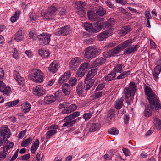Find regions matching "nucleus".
I'll use <instances>...</instances> for the list:
<instances>
[{"mask_svg": "<svg viewBox=\"0 0 161 161\" xmlns=\"http://www.w3.org/2000/svg\"><path fill=\"white\" fill-rule=\"evenodd\" d=\"M0 91L7 95H9L11 91V88L9 86H6L3 82H0Z\"/></svg>", "mask_w": 161, "mask_h": 161, "instance_id": "dca6fc26", "label": "nucleus"}, {"mask_svg": "<svg viewBox=\"0 0 161 161\" xmlns=\"http://www.w3.org/2000/svg\"><path fill=\"white\" fill-rule=\"evenodd\" d=\"M19 100L11 101L7 103L5 105L6 106H8V107H13L17 104L19 102Z\"/></svg>", "mask_w": 161, "mask_h": 161, "instance_id": "09e8293b", "label": "nucleus"}, {"mask_svg": "<svg viewBox=\"0 0 161 161\" xmlns=\"http://www.w3.org/2000/svg\"><path fill=\"white\" fill-rule=\"evenodd\" d=\"M57 132V130H52L48 131L46 133V139L47 140L46 141L47 142L48 141L54 134H55Z\"/></svg>", "mask_w": 161, "mask_h": 161, "instance_id": "4c0bfd02", "label": "nucleus"}, {"mask_svg": "<svg viewBox=\"0 0 161 161\" xmlns=\"http://www.w3.org/2000/svg\"><path fill=\"white\" fill-rule=\"evenodd\" d=\"M32 139L31 137H29L27 139L22 142L21 144L22 147H25L27 145L30 144L32 141Z\"/></svg>", "mask_w": 161, "mask_h": 161, "instance_id": "a19ab883", "label": "nucleus"}, {"mask_svg": "<svg viewBox=\"0 0 161 161\" xmlns=\"http://www.w3.org/2000/svg\"><path fill=\"white\" fill-rule=\"evenodd\" d=\"M19 151V149H18L16 150L15 153L12 156V158L9 161H14L15 160L18 156Z\"/></svg>", "mask_w": 161, "mask_h": 161, "instance_id": "e2e57ef3", "label": "nucleus"}, {"mask_svg": "<svg viewBox=\"0 0 161 161\" xmlns=\"http://www.w3.org/2000/svg\"><path fill=\"white\" fill-rule=\"evenodd\" d=\"M29 36L30 38H32L33 40H36V35L34 34L32 31H30L29 33Z\"/></svg>", "mask_w": 161, "mask_h": 161, "instance_id": "338daca9", "label": "nucleus"}, {"mask_svg": "<svg viewBox=\"0 0 161 161\" xmlns=\"http://www.w3.org/2000/svg\"><path fill=\"white\" fill-rule=\"evenodd\" d=\"M25 32L22 30L17 32L14 36V39L17 42L22 40L24 37Z\"/></svg>", "mask_w": 161, "mask_h": 161, "instance_id": "b1692460", "label": "nucleus"}, {"mask_svg": "<svg viewBox=\"0 0 161 161\" xmlns=\"http://www.w3.org/2000/svg\"><path fill=\"white\" fill-rule=\"evenodd\" d=\"M2 150L0 151V158L2 159H4L6 157L7 151H4L3 148H2Z\"/></svg>", "mask_w": 161, "mask_h": 161, "instance_id": "603ef678", "label": "nucleus"}, {"mask_svg": "<svg viewBox=\"0 0 161 161\" xmlns=\"http://www.w3.org/2000/svg\"><path fill=\"white\" fill-rule=\"evenodd\" d=\"M70 31V30L69 27L67 26H66L64 27L58 29L57 31L58 35L62 34L63 35H65L68 34Z\"/></svg>", "mask_w": 161, "mask_h": 161, "instance_id": "6ab92c4d", "label": "nucleus"}, {"mask_svg": "<svg viewBox=\"0 0 161 161\" xmlns=\"http://www.w3.org/2000/svg\"><path fill=\"white\" fill-rule=\"evenodd\" d=\"M97 70L96 69H92L88 71L85 78V80L87 81L92 78L96 75Z\"/></svg>", "mask_w": 161, "mask_h": 161, "instance_id": "a878e982", "label": "nucleus"}, {"mask_svg": "<svg viewBox=\"0 0 161 161\" xmlns=\"http://www.w3.org/2000/svg\"><path fill=\"white\" fill-rule=\"evenodd\" d=\"M122 64L116 65L114 68L115 71L118 73H121L122 71Z\"/></svg>", "mask_w": 161, "mask_h": 161, "instance_id": "864d4df0", "label": "nucleus"}, {"mask_svg": "<svg viewBox=\"0 0 161 161\" xmlns=\"http://www.w3.org/2000/svg\"><path fill=\"white\" fill-rule=\"evenodd\" d=\"M0 135L7 139L10 136V131L7 126H2L0 129Z\"/></svg>", "mask_w": 161, "mask_h": 161, "instance_id": "9d476101", "label": "nucleus"}, {"mask_svg": "<svg viewBox=\"0 0 161 161\" xmlns=\"http://www.w3.org/2000/svg\"><path fill=\"white\" fill-rule=\"evenodd\" d=\"M131 29L129 26H125L121 29L119 33L123 35H126L131 31Z\"/></svg>", "mask_w": 161, "mask_h": 161, "instance_id": "2f4dec72", "label": "nucleus"}, {"mask_svg": "<svg viewBox=\"0 0 161 161\" xmlns=\"http://www.w3.org/2000/svg\"><path fill=\"white\" fill-rule=\"evenodd\" d=\"M33 92L35 95L40 96L45 94L46 91L42 86L38 85L33 88Z\"/></svg>", "mask_w": 161, "mask_h": 161, "instance_id": "1a4fd4ad", "label": "nucleus"}, {"mask_svg": "<svg viewBox=\"0 0 161 161\" xmlns=\"http://www.w3.org/2000/svg\"><path fill=\"white\" fill-rule=\"evenodd\" d=\"M32 77L35 82L40 83L43 80L44 75L40 70L35 69L33 71Z\"/></svg>", "mask_w": 161, "mask_h": 161, "instance_id": "423d86ee", "label": "nucleus"}, {"mask_svg": "<svg viewBox=\"0 0 161 161\" xmlns=\"http://www.w3.org/2000/svg\"><path fill=\"white\" fill-rule=\"evenodd\" d=\"M26 133V130H23L21 131L18 135V137L19 139L22 138Z\"/></svg>", "mask_w": 161, "mask_h": 161, "instance_id": "774afa93", "label": "nucleus"}, {"mask_svg": "<svg viewBox=\"0 0 161 161\" xmlns=\"http://www.w3.org/2000/svg\"><path fill=\"white\" fill-rule=\"evenodd\" d=\"M81 62V60L80 57H77L73 58L70 62L69 67L73 70H75Z\"/></svg>", "mask_w": 161, "mask_h": 161, "instance_id": "9b49d317", "label": "nucleus"}, {"mask_svg": "<svg viewBox=\"0 0 161 161\" xmlns=\"http://www.w3.org/2000/svg\"><path fill=\"white\" fill-rule=\"evenodd\" d=\"M80 115V112L78 111L75 112L73 113L69 116H67V118L71 119L72 120L78 117Z\"/></svg>", "mask_w": 161, "mask_h": 161, "instance_id": "c03bdc74", "label": "nucleus"}, {"mask_svg": "<svg viewBox=\"0 0 161 161\" xmlns=\"http://www.w3.org/2000/svg\"><path fill=\"white\" fill-rule=\"evenodd\" d=\"M51 35L49 34L43 33L42 34L39 35L37 38L40 40L41 43L47 44L49 43L50 41Z\"/></svg>", "mask_w": 161, "mask_h": 161, "instance_id": "6e6552de", "label": "nucleus"}, {"mask_svg": "<svg viewBox=\"0 0 161 161\" xmlns=\"http://www.w3.org/2000/svg\"><path fill=\"white\" fill-rule=\"evenodd\" d=\"M108 133L112 135H117L119 133V131L116 128H112L108 130Z\"/></svg>", "mask_w": 161, "mask_h": 161, "instance_id": "3c124183", "label": "nucleus"}, {"mask_svg": "<svg viewBox=\"0 0 161 161\" xmlns=\"http://www.w3.org/2000/svg\"><path fill=\"white\" fill-rule=\"evenodd\" d=\"M59 67L58 63L57 61H54L50 64L48 70L51 73L54 74L58 70Z\"/></svg>", "mask_w": 161, "mask_h": 161, "instance_id": "4468645a", "label": "nucleus"}, {"mask_svg": "<svg viewBox=\"0 0 161 161\" xmlns=\"http://www.w3.org/2000/svg\"><path fill=\"white\" fill-rule=\"evenodd\" d=\"M116 75L115 72L112 71L107 75L105 77V80L106 81H109L114 80Z\"/></svg>", "mask_w": 161, "mask_h": 161, "instance_id": "7c9ffc66", "label": "nucleus"}, {"mask_svg": "<svg viewBox=\"0 0 161 161\" xmlns=\"http://www.w3.org/2000/svg\"><path fill=\"white\" fill-rule=\"evenodd\" d=\"M161 71V66L157 65L156 66L154 69V72L157 74H159Z\"/></svg>", "mask_w": 161, "mask_h": 161, "instance_id": "0e129e2a", "label": "nucleus"}, {"mask_svg": "<svg viewBox=\"0 0 161 161\" xmlns=\"http://www.w3.org/2000/svg\"><path fill=\"white\" fill-rule=\"evenodd\" d=\"M144 92L146 95L147 96V99L150 105L147 106L146 107L144 114L146 117H148L152 115L153 109L155 108L156 110H159L161 106L157 96L150 87L145 86Z\"/></svg>", "mask_w": 161, "mask_h": 161, "instance_id": "f257e3e1", "label": "nucleus"}, {"mask_svg": "<svg viewBox=\"0 0 161 161\" xmlns=\"http://www.w3.org/2000/svg\"><path fill=\"white\" fill-rule=\"evenodd\" d=\"M99 53V52L96 47L92 46L86 49L84 56L86 58L92 59L98 55Z\"/></svg>", "mask_w": 161, "mask_h": 161, "instance_id": "20e7f679", "label": "nucleus"}, {"mask_svg": "<svg viewBox=\"0 0 161 161\" xmlns=\"http://www.w3.org/2000/svg\"><path fill=\"white\" fill-rule=\"evenodd\" d=\"M56 100V98L53 95H47L44 98V101L46 104H50L54 102Z\"/></svg>", "mask_w": 161, "mask_h": 161, "instance_id": "4be33fe9", "label": "nucleus"}, {"mask_svg": "<svg viewBox=\"0 0 161 161\" xmlns=\"http://www.w3.org/2000/svg\"><path fill=\"white\" fill-rule=\"evenodd\" d=\"M77 13L79 15H84L86 14V5L85 3L80 1L77 3Z\"/></svg>", "mask_w": 161, "mask_h": 161, "instance_id": "2eb2a0df", "label": "nucleus"}, {"mask_svg": "<svg viewBox=\"0 0 161 161\" xmlns=\"http://www.w3.org/2000/svg\"><path fill=\"white\" fill-rule=\"evenodd\" d=\"M89 64L88 63H84L81 64L79 67L86 72V69L89 68Z\"/></svg>", "mask_w": 161, "mask_h": 161, "instance_id": "8fccbe9b", "label": "nucleus"}, {"mask_svg": "<svg viewBox=\"0 0 161 161\" xmlns=\"http://www.w3.org/2000/svg\"><path fill=\"white\" fill-rule=\"evenodd\" d=\"M105 85L104 83H102L99 84L96 87V90L99 91L102 90L104 87Z\"/></svg>", "mask_w": 161, "mask_h": 161, "instance_id": "69168bd1", "label": "nucleus"}, {"mask_svg": "<svg viewBox=\"0 0 161 161\" xmlns=\"http://www.w3.org/2000/svg\"><path fill=\"white\" fill-rule=\"evenodd\" d=\"M130 74V72L129 71H124L121 73L119 76H118L117 78L118 80L124 79L128 76Z\"/></svg>", "mask_w": 161, "mask_h": 161, "instance_id": "58836bf2", "label": "nucleus"}, {"mask_svg": "<svg viewBox=\"0 0 161 161\" xmlns=\"http://www.w3.org/2000/svg\"><path fill=\"white\" fill-rule=\"evenodd\" d=\"M131 41L130 40L125 41L123 43L119 45L110 51L109 53H111V55L112 56H114L115 54L118 53L120 50L130 46L132 43Z\"/></svg>", "mask_w": 161, "mask_h": 161, "instance_id": "39448f33", "label": "nucleus"}, {"mask_svg": "<svg viewBox=\"0 0 161 161\" xmlns=\"http://www.w3.org/2000/svg\"><path fill=\"white\" fill-rule=\"evenodd\" d=\"M14 76L19 84L22 85L23 84L24 80L23 77L20 76L18 71H15L14 72Z\"/></svg>", "mask_w": 161, "mask_h": 161, "instance_id": "412c9836", "label": "nucleus"}, {"mask_svg": "<svg viewBox=\"0 0 161 161\" xmlns=\"http://www.w3.org/2000/svg\"><path fill=\"white\" fill-rule=\"evenodd\" d=\"M13 57L16 59H18L19 58V54L18 53V51L16 48L14 49Z\"/></svg>", "mask_w": 161, "mask_h": 161, "instance_id": "bf43d9fd", "label": "nucleus"}, {"mask_svg": "<svg viewBox=\"0 0 161 161\" xmlns=\"http://www.w3.org/2000/svg\"><path fill=\"white\" fill-rule=\"evenodd\" d=\"M116 22L114 18H111L108 19L106 22L105 23V25L106 27H109L112 26L115 24Z\"/></svg>", "mask_w": 161, "mask_h": 161, "instance_id": "72a5a7b5", "label": "nucleus"}, {"mask_svg": "<svg viewBox=\"0 0 161 161\" xmlns=\"http://www.w3.org/2000/svg\"><path fill=\"white\" fill-rule=\"evenodd\" d=\"M136 91V86L133 82H130L129 87H126L124 91V96L125 101L128 105H130L131 95L134 94Z\"/></svg>", "mask_w": 161, "mask_h": 161, "instance_id": "f03ea898", "label": "nucleus"}, {"mask_svg": "<svg viewBox=\"0 0 161 161\" xmlns=\"http://www.w3.org/2000/svg\"><path fill=\"white\" fill-rule=\"evenodd\" d=\"M102 94L103 93L102 92H98L92 94V96L93 97L94 99L96 100L100 99L102 95Z\"/></svg>", "mask_w": 161, "mask_h": 161, "instance_id": "a18cd8bd", "label": "nucleus"}, {"mask_svg": "<svg viewBox=\"0 0 161 161\" xmlns=\"http://www.w3.org/2000/svg\"><path fill=\"white\" fill-rule=\"evenodd\" d=\"M86 71L79 67L76 71V75L78 77H83L86 73Z\"/></svg>", "mask_w": 161, "mask_h": 161, "instance_id": "49530a36", "label": "nucleus"}, {"mask_svg": "<svg viewBox=\"0 0 161 161\" xmlns=\"http://www.w3.org/2000/svg\"><path fill=\"white\" fill-rule=\"evenodd\" d=\"M39 146V141L38 139H36L32 144L31 151L32 153H35Z\"/></svg>", "mask_w": 161, "mask_h": 161, "instance_id": "cd10ccee", "label": "nucleus"}, {"mask_svg": "<svg viewBox=\"0 0 161 161\" xmlns=\"http://www.w3.org/2000/svg\"><path fill=\"white\" fill-rule=\"evenodd\" d=\"M21 12L19 11H17L15 13L13 16L11 18V21L12 23L15 22L19 18Z\"/></svg>", "mask_w": 161, "mask_h": 161, "instance_id": "c9c22d12", "label": "nucleus"}, {"mask_svg": "<svg viewBox=\"0 0 161 161\" xmlns=\"http://www.w3.org/2000/svg\"><path fill=\"white\" fill-rule=\"evenodd\" d=\"M71 72L70 71H68L65 72L64 75L59 78L58 83L61 84L64 82L67 81L71 76Z\"/></svg>", "mask_w": 161, "mask_h": 161, "instance_id": "f3484780", "label": "nucleus"}, {"mask_svg": "<svg viewBox=\"0 0 161 161\" xmlns=\"http://www.w3.org/2000/svg\"><path fill=\"white\" fill-rule=\"evenodd\" d=\"M84 26L85 29L88 32L91 33H94V29L92 24L91 23H86L84 24Z\"/></svg>", "mask_w": 161, "mask_h": 161, "instance_id": "473e14b6", "label": "nucleus"}, {"mask_svg": "<svg viewBox=\"0 0 161 161\" xmlns=\"http://www.w3.org/2000/svg\"><path fill=\"white\" fill-rule=\"evenodd\" d=\"M101 127V125L99 123H95L92 124L89 128V130L90 132H93L98 130Z\"/></svg>", "mask_w": 161, "mask_h": 161, "instance_id": "bb28decb", "label": "nucleus"}, {"mask_svg": "<svg viewBox=\"0 0 161 161\" xmlns=\"http://www.w3.org/2000/svg\"><path fill=\"white\" fill-rule=\"evenodd\" d=\"M4 143L3 147L1 148V149L3 148L4 150H6L8 152L10 149L13 148L14 144L13 142H11L7 140H6Z\"/></svg>", "mask_w": 161, "mask_h": 161, "instance_id": "aec40b11", "label": "nucleus"}, {"mask_svg": "<svg viewBox=\"0 0 161 161\" xmlns=\"http://www.w3.org/2000/svg\"><path fill=\"white\" fill-rule=\"evenodd\" d=\"M113 30L112 28H110L100 33L97 36L98 39L99 41H102L108 38L112 34Z\"/></svg>", "mask_w": 161, "mask_h": 161, "instance_id": "0eeeda50", "label": "nucleus"}, {"mask_svg": "<svg viewBox=\"0 0 161 161\" xmlns=\"http://www.w3.org/2000/svg\"><path fill=\"white\" fill-rule=\"evenodd\" d=\"M77 80L75 77L71 78L69 81V85L73 86L76 83Z\"/></svg>", "mask_w": 161, "mask_h": 161, "instance_id": "4d7b16f0", "label": "nucleus"}, {"mask_svg": "<svg viewBox=\"0 0 161 161\" xmlns=\"http://www.w3.org/2000/svg\"><path fill=\"white\" fill-rule=\"evenodd\" d=\"M139 44H137L135 46H131L125 49L124 51V54L125 55L127 54H131L133 53L135 51H136L139 47Z\"/></svg>", "mask_w": 161, "mask_h": 161, "instance_id": "a211bd4d", "label": "nucleus"}, {"mask_svg": "<svg viewBox=\"0 0 161 161\" xmlns=\"http://www.w3.org/2000/svg\"><path fill=\"white\" fill-rule=\"evenodd\" d=\"M104 24L105 23L103 21L102 18L98 20L94 25V33L99 32L103 28Z\"/></svg>", "mask_w": 161, "mask_h": 161, "instance_id": "ddd939ff", "label": "nucleus"}, {"mask_svg": "<svg viewBox=\"0 0 161 161\" xmlns=\"http://www.w3.org/2000/svg\"><path fill=\"white\" fill-rule=\"evenodd\" d=\"M123 105V101L121 99L117 100L116 103L115 107L117 109H120Z\"/></svg>", "mask_w": 161, "mask_h": 161, "instance_id": "de8ad7c7", "label": "nucleus"}, {"mask_svg": "<svg viewBox=\"0 0 161 161\" xmlns=\"http://www.w3.org/2000/svg\"><path fill=\"white\" fill-rule=\"evenodd\" d=\"M105 10L102 7H99L97 9L96 11L97 15L102 16L105 14Z\"/></svg>", "mask_w": 161, "mask_h": 161, "instance_id": "e433bc0d", "label": "nucleus"}, {"mask_svg": "<svg viewBox=\"0 0 161 161\" xmlns=\"http://www.w3.org/2000/svg\"><path fill=\"white\" fill-rule=\"evenodd\" d=\"M92 114L91 113L89 112L87 113H85L83 116V118L85 119V120H89L92 116Z\"/></svg>", "mask_w": 161, "mask_h": 161, "instance_id": "13d9d810", "label": "nucleus"}, {"mask_svg": "<svg viewBox=\"0 0 161 161\" xmlns=\"http://www.w3.org/2000/svg\"><path fill=\"white\" fill-rule=\"evenodd\" d=\"M39 55L43 58H46L50 55L48 50L45 48H41L39 50Z\"/></svg>", "mask_w": 161, "mask_h": 161, "instance_id": "393cba45", "label": "nucleus"}, {"mask_svg": "<svg viewBox=\"0 0 161 161\" xmlns=\"http://www.w3.org/2000/svg\"><path fill=\"white\" fill-rule=\"evenodd\" d=\"M80 118L78 117L76 119L72 120L71 119L68 118L67 119L66 117L63 120V121L65 122L63 124V126L70 127L72 126L74 124L77 122V121L79 120Z\"/></svg>", "mask_w": 161, "mask_h": 161, "instance_id": "f8f14e48", "label": "nucleus"}, {"mask_svg": "<svg viewBox=\"0 0 161 161\" xmlns=\"http://www.w3.org/2000/svg\"><path fill=\"white\" fill-rule=\"evenodd\" d=\"M30 20L35 21L37 19V17L35 13H31L29 16Z\"/></svg>", "mask_w": 161, "mask_h": 161, "instance_id": "052dcab7", "label": "nucleus"}, {"mask_svg": "<svg viewBox=\"0 0 161 161\" xmlns=\"http://www.w3.org/2000/svg\"><path fill=\"white\" fill-rule=\"evenodd\" d=\"M114 111L112 109H110L108 112L107 114V118L108 119H111L113 118L114 115Z\"/></svg>", "mask_w": 161, "mask_h": 161, "instance_id": "5fc2aeb1", "label": "nucleus"}, {"mask_svg": "<svg viewBox=\"0 0 161 161\" xmlns=\"http://www.w3.org/2000/svg\"><path fill=\"white\" fill-rule=\"evenodd\" d=\"M76 91L79 95H81L83 92L82 82H80L76 88Z\"/></svg>", "mask_w": 161, "mask_h": 161, "instance_id": "f704fd0d", "label": "nucleus"}, {"mask_svg": "<svg viewBox=\"0 0 161 161\" xmlns=\"http://www.w3.org/2000/svg\"><path fill=\"white\" fill-rule=\"evenodd\" d=\"M4 75V72L3 69L0 68V82H3V77Z\"/></svg>", "mask_w": 161, "mask_h": 161, "instance_id": "680f3d73", "label": "nucleus"}, {"mask_svg": "<svg viewBox=\"0 0 161 161\" xmlns=\"http://www.w3.org/2000/svg\"><path fill=\"white\" fill-rule=\"evenodd\" d=\"M154 123L156 125V127L158 129H161V121L157 117L154 118Z\"/></svg>", "mask_w": 161, "mask_h": 161, "instance_id": "37998d69", "label": "nucleus"}, {"mask_svg": "<svg viewBox=\"0 0 161 161\" xmlns=\"http://www.w3.org/2000/svg\"><path fill=\"white\" fill-rule=\"evenodd\" d=\"M94 41V39L93 38H88L84 40L83 43L84 44L86 45L91 44Z\"/></svg>", "mask_w": 161, "mask_h": 161, "instance_id": "6e6d98bb", "label": "nucleus"}, {"mask_svg": "<svg viewBox=\"0 0 161 161\" xmlns=\"http://www.w3.org/2000/svg\"><path fill=\"white\" fill-rule=\"evenodd\" d=\"M77 106L75 104H72L69 105L66 109H64L63 111V114H69L75 111L77 108Z\"/></svg>", "mask_w": 161, "mask_h": 161, "instance_id": "5701e85b", "label": "nucleus"}, {"mask_svg": "<svg viewBox=\"0 0 161 161\" xmlns=\"http://www.w3.org/2000/svg\"><path fill=\"white\" fill-rule=\"evenodd\" d=\"M31 105L28 103H24L23 106V111L24 113L28 112L31 108Z\"/></svg>", "mask_w": 161, "mask_h": 161, "instance_id": "79ce46f5", "label": "nucleus"}, {"mask_svg": "<svg viewBox=\"0 0 161 161\" xmlns=\"http://www.w3.org/2000/svg\"><path fill=\"white\" fill-rule=\"evenodd\" d=\"M62 91L66 95H69L70 93V86L67 83H65L62 85Z\"/></svg>", "mask_w": 161, "mask_h": 161, "instance_id": "c85d7f7f", "label": "nucleus"}, {"mask_svg": "<svg viewBox=\"0 0 161 161\" xmlns=\"http://www.w3.org/2000/svg\"><path fill=\"white\" fill-rule=\"evenodd\" d=\"M105 60V58L102 57L99 58L97 59L92 63V65L94 67L100 65L104 63Z\"/></svg>", "mask_w": 161, "mask_h": 161, "instance_id": "c756f323", "label": "nucleus"}, {"mask_svg": "<svg viewBox=\"0 0 161 161\" xmlns=\"http://www.w3.org/2000/svg\"><path fill=\"white\" fill-rule=\"evenodd\" d=\"M57 11V8L53 6L49 7L46 12L41 13V16L43 19L47 20L53 19L55 17Z\"/></svg>", "mask_w": 161, "mask_h": 161, "instance_id": "7ed1b4c3", "label": "nucleus"}, {"mask_svg": "<svg viewBox=\"0 0 161 161\" xmlns=\"http://www.w3.org/2000/svg\"><path fill=\"white\" fill-rule=\"evenodd\" d=\"M94 82L95 80L94 79H92L87 81L85 86V89L87 90H89L93 86Z\"/></svg>", "mask_w": 161, "mask_h": 161, "instance_id": "ea45409f", "label": "nucleus"}]
</instances>
